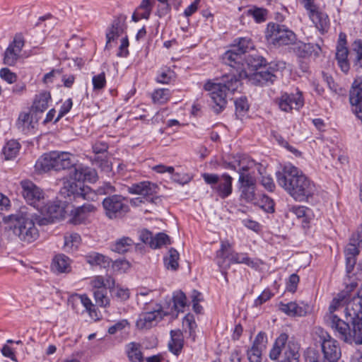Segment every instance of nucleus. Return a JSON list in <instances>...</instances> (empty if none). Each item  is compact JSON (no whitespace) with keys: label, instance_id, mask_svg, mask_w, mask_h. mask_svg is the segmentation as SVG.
Listing matches in <instances>:
<instances>
[{"label":"nucleus","instance_id":"3c124183","mask_svg":"<svg viewBox=\"0 0 362 362\" xmlns=\"http://www.w3.org/2000/svg\"><path fill=\"white\" fill-rule=\"evenodd\" d=\"M98 195H105L106 197H110L116 194L117 189L110 182H104L102 185L99 186L96 191Z\"/></svg>","mask_w":362,"mask_h":362},{"label":"nucleus","instance_id":"c756f323","mask_svg":"<svg viewBox=\"0 0 362 362\" xmlns=\"http://www.w3.org/2000/svg\"><path fill=\"white\" fill-rule=\"evenodd\" d=\"M171 339L168 343L169 350L177 356L183 348L184 340L182 332L180 330L170 331Z\"/></svg>","mask_w":362,"mask_h":362},{"label":"nucleus","instance_id":"f257e3e1","mask_svg":"<svg viewBox=\"0 0 362 362\" xmlns=\"http://www.w3.org/2000/svg\"><path fill=\"white\" fill-rule=\"evenodd\" d=\"M358 286L351 282L333 298L329 312L324 317L326 325L336 332L338 337L348 344H362V287L356 296L348 300V293Z\"/></svg>","mask_w":362,"mask_h":362},{"label":"nucleus","instance_id":"f03ea898","mask_svg":"<svg viewBox=\"0 0 362 362\" xmlns=\"http://www.w3.org/2000/svg\"><path fill=\"white\" fill-rule=\"evenodd\" d=\"M276 177L279 185L297 202H308L316 191L314 183L300 170L291 164L276 172Z\"/></svg>","mask_w":362,"mask_h":362},{"label":"nucleus","instance_id":"393cba45","mask_svg":"<svg viewBox=\"0 0 362 362\" xmlns=\"http://www.w3.org/2000/svg\"><path fill=\"white\" fill-rule=\"evenodd\" d=\"M232 177L227 173H223L219 177L218 184L215 187H212V189L216 191L221 199H226L232 193Z\"/></svg>","mask_w":362,"mask_h":362},{"label":"nucleus","instance_id":"72a5a7b5","mask_svg":"<svg viewBox=\"0 0 362 362\" xmlns=\"http://www.w3.org/2000/svg\"><path fill=\"white\" fill-rule=\"evenodd\" d=\"M70 259L63 254L57 255L54 257L52 269L58 273H66L70 271Z\"/></svg>","mask_w":362,"mask_h":362},{"label":"nucleus","instance_id":"20e7f679","mask_svg":"<svg viewBox=\"0 0 362 362\" xmlns=\"http://www.w3.org/2000/svg\"><path fill=\"white\" fill-rule=\"evenodd\" d=\"M30 209L23 206L15 213L5 217L14 223L12 227L13 233L25 243H30L38 237V230L35 226L34 216Z\"/></svg>","mask_w":362,"mask_h":362},{"label":"nucleus","instance_id":"0eeeda50","mask_svg":"<svg viewBox=\"0 0 362 362\" xmlns=\"http://www.w3.org/2000/svg\"><path fill=\"white\" fill-rule=\"evenodd\" d=\"M253 47V43L249 37L235 39L230 49L223 54V61L226 65L235 69L240 76H242L244 72L243 58Z\"/></svg>","mask_w":362,"mask_h":362},{"label":"nucleus","instance_id":"dca6fc26","mask_svg":"<svg viewBox=\"0 0 362 362\" xmlns=\"http://www.w3.org/2000/svg\"><path fill=\"white\" fill-rule=\"evenodd\" d=\"M224 168L233 170L234 171L238 173V182L240 185V188H249L256 187L255 179L249 173H246V172H247L249 170V167L243 165V162L242 160H235L234 162L225 163Z\"/></svg>","mask_w":362,"mask_h":362},{"label":"nucleus","instance_id":"9d476101","mask_svg":"<svg viewBox=\"0 0 362 362\" xmlns=\"http://www.w3.org/2000/svg\"><path fill=\"white\" fill-rule=\"evenodd\" d=\"M158 190L159 187L158 185L149 181H142L134 183L128 187V192L130 194L142 195L144 197L132 199L131 200V204L136 205V202H139V203L148 202L157 204L161 201L160 197L157 195Z\"/></svg>","mask_w":362,"mask_h":362},{"label":"nucleus","instance_id":"58836bf2","mask_svg":"<svg viewBox=\"0 0 362 362\" xmlns=\"http://www.w3.org/2000/svg\"><path fill=\"white\" fill-rule=\"evenodd\" d=\"M21 148V144L16 140H10L4 146L2 153L5 160H11L16 157Z\"/></svg>","mask_w":362,"mask_h":362},{"label":"nucleus","instance_id":"4d7b16f0","mask_svg":"<svg viewBox=\"0 0 362 362\" xmlns=\"http://www.w3.org/2000/svg\"><path fill=\"white\" fill-rule=\"evenodd\" d=\"M240 197L247 202H251L255 199V187L240 188Z\"/></svg>","mask_w":362,"mask_h":362},{"label":"nucleus","instance_id":"1a4fd4ad","mask_svg":"<svg viewBox=\"0 0 362 362\" xmlns=\"http://www.w3.org/2000/svg\"><path fill=\"white\" fill-rule=\"evenodd\" d=\"M265 37L267 40L277 46L289 45L296 41V35L285 25L269 23L267 25Z\"/></svg>","mask_w":362,"mask_h":362},{"label":"nucleus","instance_id":"09e8293b","mask_svg":"<svg viewBox=\"0 0 362 362\" xmlns=\"http://www.w3.org/2000/svg\"><path fill=\"white\" fill-rule=\"evenodd\" d=\"M114 272L125 273L131 267V264L125 259H118L111 262Z\"/></svg>","mask_w":362,"mask_h":362},{"label":"nucleus","instance_id":"680f3d73","mask_svg":"<svg viewBox=\"0 0 362 362\" xmlns=\"http://www.w3.org/2000/svg\"><path fill=\"white\" fill-rule=\"evenodd\" d=\"M0 76L8 83H13L16 81L17 76L11 72L8 68H3L0 70Z\"/></svg>","mask_w":362,"mask_h":362},{"label":"nucleus","instance_id":"aec40b11","mask_svg":"<svg viewBox=\"0 0 362 362\" xmlns=\"http://www.w3.org/2000/svg\"><path fill=\"white\" fill-rule=\"evenodd\" d=\"M69 175L71 180L80 181L82 183L86 181L94 182L98 178V174L95 169L82 164H75Z\"/></svg>","mask_w":362,"mask_h":362},{"label":"nucleus","instance_id":"8fccbe9b","mask_svg":"<svg viewBox=\"0 0 362 362\" xmlns=\"http://www.w3.org/2000/svg\"><path fill=\"white\" fill-rule=\"evenodd\" d=\"M182 324L186 327L185 329H188L189 335L194 339L197 324L194 315L189 313L186 315L183 319Z\"/></svg>","mask_w":362,"mask_h":362},{"label":"nucleus","instance_id":"2eb2a0df","mask_svg":"<svg viewBox=\"0 0 362 362\" xmlns=\"http://www.w3.org/2000/svg\"><path fill=\"white\" fill-rule=\"evenodd\" d=\"M285 64L283 62L270 63L268 66H264L261 71L254 74V79L261 86H269L273 84L277 79L276 73L279 69H284Z\"/></svg>","mask_w":362,"mask_h":362},{"label":"nucleus","instance_id":"338daca9","mask_svg":"<svg viewBox=\"0 0 362 362\" xmlns=\"http://www.w3.org/2000/svg\"><path fill=\"white\" fill-rule=\"evenodd\" d=\"M299 276L296 274H291L286 285V290L289 292L294 293L297 288Z\"/></svg>","mask_w":362,"mask_h":362},{"label":"nucleus","instance_id":"a18cd8bd","mask_svg":"<svg viewBox=\"0 0 362 362\" xmlns=\"http://www.w3.org/2000/svg\"><path fill=\"white\" fill-rule=\"evenodd\" d=\"M93 296L95 300V303L101 307H106L110 304V300L107 296L106 288H103V290H94Z\"/></svg>","mask_w":362,"mask_h":362},{"label":"nucleus","instance_id":"f3484780","mask_svg":"<svg viewBox=\"0 0 362 362\" xmlns=\"http://www.w3.org/2000/svg\"><path fill=\"white\" fill-rule=\"evenodd\" d=\"M346 43V35L344 33H340L336 48L335 58L341 71L344 74H347L350 69V62L348 57L351 52L349 51Z\"/></svg>","mask_w":362,"mask_h":362},{"label":"nucleus","instance_id":"69168bd1","mask_svg":"<svg viewBox=\"0 0 362 362\" xmlns=\"http://www.w3.org/2000/svg\"><path fill=\"white\" fill-rule=\"evenodd\" d=\"M129 40L127 36L123 37L121 40V45L119 47V51L117 56L119 57H127L129 54Z\"/></svg>","mask_w":362,"mask_h":362},{"label":"nucleus","instance_id":"ddd939ff","mask_svg":"<svg viewBox=\"0 0 362 362\" xmlns=\"http://www.w3.org/2000/svg\"><path fill=\"white\" fill-rule=\"evenodd\" d=\"M362 248V226L356 233H353L349 239V243L345 247L346 271L350 274L356 263V257L359 255Z\"/></svg>","mask_w":362,"mask_h":362},{"label":"nucleus","instance_id":"a211bd4d","mask_svg":"<svg viewBox=\"0 0 362 362\" xmlns=\"http://www.w3.org/2000/svg\"><path fill=\"white\" fill-rule=\"evenodd\" d=\"M169 315L168 311H163L160 306L158 308L141 313L136 320V325L140 329H148L160 321L165 315Z\"/></svg>","mask_w":362,"mask_h":362},{"label":"nucleus","instance_id":"774afa93","mask_svg":"<svg viewBox=\"0 0 362 362\" xmlns=\"http://www.w3.org/2000/svg\"><path fill=\"white\" fill-rule=\"evenodd\" d=\"M219 175L217 174L212 173H204L202 177L204 182L211 185V187H215L219 181Z\"/></svg>","mask_w":362,"mask_h":362},{"label":"nucleus","instance_id":"e2e57ef3","mask_svg":"<svg viewBox=\"0 0 362 362\" xmlns=\"http://www.w3.org/2000/svg\"><path fill=\"white\" fill-rule=\"evenodd\" d=\"M267 342V334L263 332H259L252 344V346L260 348L262 349L265 348V344Z\"/></svg>","mask_w":362,"mask_h":362},{"label":"nucleus","instance_id":"423d86ee","mask_svg":"<svg viewBox=\"0 0 362 362\" xmlns=\"http://www.w3.org/2000/svg\"><path fill=\"white\" fill-rule=\"evenodd\" d=\"M300 345L295 340H288V335L281 333L270 350L269 357L278 362H300Z\"/></svg>","mask_w":362,"mask_h":362},{"label":"nucleus","instance_id":"5701e85b","mask_svg":"<svg viewBox=\"0 0 362 362\" xmlns=\"http://www.w3.org/2000/svg\"><path fill=\"white\" fill-rule=\"evenodd\" d=\"M70 215L72 216L70 219V222L74 225L81 224L87 218L88 214L94 212L96 210V207L90 203L83 204L82 206L74 207L70 206Z\"/></svg>","mask_w":362,"mask_h":362},{"label":"nucleus","instance_id":"4be33fe9","mask_svg":"<svg viewBox=\"0 0 362 362\" xmlns=\"http://www.w3.org/2000/svg\"><path fill=\"white\" fill-rule=\"evenodd\" d=\"M125 20V16H120L112 21L111 27L106 33V49H109L111 47V42L116 40L124 33L126 29Z\"/></svg>","mask_w":362,"mask_h":362},{"label":"nucleus","instance_id":"39448f33","mask_svg":"<svg viewBox=\"0 0 362 362\" xmlns=\"http://www.w3.org/2000/svg\"><path fill=\"white\" fill-rule=\"evenodd\" d=\"M319 336L322 356L315 349L308 348L304 353L305 362H343L340 361L341 349L338 341L322 330Z\"/></svg>","mask_w":362,"mask_h":362},{"label":"nucleus","instance_id":"a19ab883","mask_svg":"<svg viewBox=\"0 0 362 362\" xmlns=\"http://www.w3.org/2000/svg\"><path fill=\"white\" fill-rule=\"evenodd\" d=\"M179 257L178 252L174 248H170L168 252V257L164 259L166 267L172 270H176L179 266Z\"/></svg>","mask_w":362,"mask_h":362},{"label":"nucleus","instance_id":"4468645a","mask_svg":"<svg viewBox=\"0 0 362 362\" xmlns=\"http://www.w3.org/2000/svg\"><path fill=\"white\" fill-rule=\"evenodd\" d=\"M22 195L26 202L33 209H37L42 204H45V194L43 191L35 183L29 180L21 181Z\"/></svg>","mask_w":362,"mask_h":362},{"label":"nucleus","instance_id":"a878e982","mask_svg":"<svg viewBox=\"0 0 362 362\" xmlns=\"http://www.w3.org/2000/svg\"><path fill=\"white\" fill-rule=\"evenodd\" d=\"M53 158L54 170H69L70 172L74 169L75 163L72 162L70 153L55 151V156H53Z\"/></svg>","mask_w":362,"mask_h":362},{"label":"nucleus","instance_id":"bf43d9fd","mask_svg":"<svg viewBox=\"0 0 362 362\" xmlns=\"http://www.w3.org/2000/svg\"><path fill=\"white\" fill-rule=\"evenodd\" d=\"M111 292L115 297L121 301H125L129 298V289L123 288L119 286L115 287Z\"/></svg>","mask_w":362,"mask_h":362},{"label":"nucleus","instance_id":"5fc2aeb1","mask_svg":"<svg viewBox=\"0 0 362 362\" xmlns=\"http://www.w3.org/2000/svg\"><path fill=\"white\" fill-rule=\"evenodd\" d=\"M262 350L260 348L252 346L247 351V358L250 362H261Z\"/></svg>","mask_w":362,"mask_h":362},{"label":"nucleus","instance_id":"0e129e2a","mask_svg":"<svg viewBox=\"0 0 362 362\" xmlns=\"http://www.w3.org/2000/svg\"><path fill=\"white\" fill-rule=\"evenodd\" d=\"M273 296V293L269 290H264L255 300L254 305L259 306L269 300Z\"/></svg>","mask_w":362,"mask_h":362},{"label":"nucleus","instance_id":"cd10ccee","mask_svg":"<svg viewBox=\"0 0 362 362\" xmlns=\"http://www.w3.org/2000/svg\"><path fill=\"white\" fill-rule=\"evenodd\" d=\"M350 60L352 62L353 68L358 71L362 69V40H355L352 45L350 52Z\"/></svg>","mask_w":362,"mask_h":362},{"label":"nucleus","instance_id":"603ef678","mask_svg":"<svg viewBox=\"0 0 362 362\" xmlns=\"http://www.w3.org/2000/svg\"><path fill=\"white\" fill-rule=\"evenodd\" d=\"M168 244H170V237L164 233H158L153 237L151 248L157 249Z\"/></svg>","mask_w":362,"mask_h":362},{"label":"nucleus","instance_id":"49530a36","mask_svg":"<svg viewBox=\"0 0 362 362\" xmlns=\"http://www.w3.org/2000/svg\"><path fill=\"white\" fill-rule=\"evenodd\" d=\"M235 114L238 117L244 116L249 110V105L245 97H240L235 100Z\"/></svg>","mask_w":362,"mask_h":362},{"label":"nucleus","instance_id":"b1692460","mask_svg":"<svg viewBox=\"0 0 362 362\" xmlns=\"http://www.w3.org/2000/svg\"><path fill=\"white\" fill-rule=\"evenodd\" d=\"M50 100L51 95L47 91H43L35 95L30 108V113L35 115L36 120H37V115L44 112L47 109L48 103Z\"/></svg>","mask_w":362,"mask_h":362},{"label":"nucleus","instance_id":"473e14b6","mask_svg":"<svg viewBox=\"0 0 362 362\" xmlns=\"http://www.w3.org/2000/svg\"><path fill=\"white\" fill-rule=\"evenodd\" d=\"M86 262L91 266H100L103 268L109 267L112 259L103 254L91 252L86 256Z\"/></svg>","mask_w":362,"mask_h":362},{"label":"nucleus","instance_id":"6e6552de","mask_svg":"<svg viewBox=\"0 0 362 362\" xmlns=\"http://www.w3.org/2000/svg\"><path fill=\"white\" fill-rule=\"evenodd\" d=\"M70 206L64 203V201L57 200L56 202L45 201L37 209L43 217L35 218L40 226H45L53 223L54 220L63 219L66 214L70 212Z\"/></svg>","mask_w":362,"mask_h":362},{"label":"nucleus","instance_id":"ea45409f","mask_svg":"<svg viewBox=\"0 0 362 362\" xmlns=\"http://www.w3.org/2000/svg\"><path fill=\"white\" fill-rule=\"evenodd\" d=\"M229 244L226 245L224 243L221 244V249L217 252V255L218 257L226 258L228 257L230 258V261L233 263L236 264H242V262L244 260V257L245 254L244 253H232L230 257L228 255H226L225 250H226L227 247H229Z\"/></svg>","mask_w":362,"mask_h":362},{"label":"nucleus","instance_id":"bb28decb","mask_svg":"<svg viewBox=\"0 0 362 362\" xmlns=\"http://www.w3.org/2000/svg\"><path fill=\"white\" fill-rule=\"evenodd\" d=\"M309 16L321 34L327 32L329 28V19L327 13L320 11L317 8L315 11H313V13H310Z\"/></svg>","mask_w":362,"mask_h":362},{"label":"nucleus","instance_id":"79ce46f5","mask_svg":"<svg viewBox=\"0 0 362 362\" xmlns=\"http://www.w3.org/2000/svg\"><path fill=\"white\" fill-rule=\"evenodd\" d=\"M21 52H16L11 45L8 47L4 52V64L13 66L16 62L20 56Z\"/></svg>","mask_w":362,"mask_h":362},{"label":"nucleus","instance_id":"6e6d98bb","mask_svg":"<svg viewBox=\"0 0 362 362\" xmlns=\"http://www.w3.org/2000/svg\"><path fill=\"white\" fill-rule=\"evenodd\" d=\"M249 13L252 16L257 23H262L266 21L268 11L265 8H255L252 10H249Z\"/></svg>","mask_w":362,"mask_h":362},{"label":"nucleus","instance_id":"c03bdc74","mask_svg":"<svg viewBox=\"0 0 362 362\" xmlns=\"http://www.w3.org/2000/svg\"><path fill=\"white\" fill-rule=\"evenodd\" d=\"M169 90L165 88L156 90L152 93V100L155 103L163 104L169 99Z\"/></svg>","mask_w":362,"mask_h":362},{"label":"nucleus","instance_id":"052dcab7","mask_svg":"<svg viewBox=\"0 0 362 362\" xmlns=\"http://www.w3.org/2000/svg\"><path fill=\"white\" fill-rule=\"evenodd\" d=\"M72 105V100L71 98L67 99L61 106L58 116L54 120V123L57 122L62 117L67 114L71 109Z\"/></svg>","mask_w":362,"mask_h":362},{"label":"nucleus","instance_id":"864d4df0","mask_svg":"<svg viewBox=\"0 0 362 362\" xmlns=\"http://www.w3.org/2000/svg\"><path fill=\"white\" fill-rule=\"evenodd\" d=\"M92 83L94 91H99L104 88L106 85V78L105 72L93 76Z\"/></svg>","mask_w":362,"mask_h":362},{"label":"nucleus","instance_id":"e433bc0d","mask_svg":"<svg viewBox=\"0 0 362 362\" xmlns=\"http://www.w3.org/2000/svg\"><path fill=\"white\" fill-rule=\"evenodd\" d=\"M127 356L131 362H144L141 346L139 343L131 342L127 345Z\"/></svg>","mask_w":362,"mask_h":362},{"label":"nucleus","instance_id":"7c9ffc66","mask_svg":"<svg viewBox=\"0 0 362 362\" xmlns=\"http://www.w3.org/2000/svg\"><path fill=\"white\" fill-rule=\"evenodd\" d=\"M134 244V243L132 238L124 236L112 243L110 245V249L114 252L124 254L129 251Z\"/></svg>","mask_w":362,"mask_h":362},{"label":"nucleus","instance_id":"2f4dec72","mask_svg":"<svg viewBox=\"0 0 362 362\" xmlns=\"http://www.w3.org/2000/svg\"><path fill=\"white\" fill-rule=\"evenodd\" d=\"M53 156H55V151L45 153L37 159L35 165V170L39 173H46L54 170Z\"/></svg>","mask_w":362,"mask_h":362},{"label":"nucleus","instance_id":"c85d7f7f","mask_svg":"<svg viewBox=\"0 0 362 362\" xmlns=\"http://www.w3.org/2000/svg\"><path fill=\"white\" fill-rule=\"evenodd\" d=\"M244 66L247 65L251 70H258L264 66H266V59L257 53L248 54L243 58ZM242 76H246L245 69L243 70Z\"/></svg>","mask_w":362,"mask_h":362},{"label":"nucleus","instance_id":"f704fd0d","mask_svg":"<svg viewBox=\"0 0 362 362\" xmlns=\"http://www.w3.org/2000/svg\"><path fill=\"white\" fill-rule=\"evenodd\" d=\"M35 115L28 112H22L19 115L16 123L18 128L24 133H28L30 129L34 128L33 118Z\"/></svg>","mask_w":362,"mask_h":362},{"label":"nucleus","instance_id":"412c9836","mask_svg":"<svg viewBox=\"0 0 362 362\" xmlns=\"http://www.w3.org/2000/svg\"><path fill=\"white\" fill-rule=\"evenodd\" d=\"M304 105L302 93L298 91L296 93H284L279 100V106L281 110L288 112L293 109L298 110Z\"/></svg>","mask_w":362,"mask_h":362},{"label":"nucleus","instance_id":"4c0bfd02","mask_svg":"<svg viewBox=\"0 0 362 362\" xmlns=\"http://www.w3.org/2000/svg\"><path fill=\"white\" fill-rule=\"evenodd\" d=\"M280 306L281 310L289 316H303L306 313V311L295 302L281 303Z\"/></svg>","mask_w":362,"mask_h":362},{"label":"nucleus","instance_id":"13d9d810","mask_svg":"<svg viewBox=\"0 0 362 362\" xmlns=\"http://www.w3.org/2000/svg\"><path fill=\"white\" fill-rule=\"evenodd\" d=\"M261 208L267 213L274 212V202L267 195H264L261 200Z\"/></svg>","mask_w":362,"mask_h":362},{"label":"nucleus","instance_id":"7ed1b4c3","mask_svg":"<svg viewBox=\"0 0 362 362\" xmlns=\"http://www.w3.org/2000/svg\"><path fill=\"white\" fill-rule=\"evenodd\" d=\"M238 73H230L223 75L217 82L208 81L204 84V89L209 92L213 102L211 105L216 114L221 112L226 107L228 93H234L241 86V80Z\"/></svg>","mask_w":362,"mask_h":362},{"label":"nucleus","instance_id":"c9c22d12","mask_svg":"<svg viewBox=\"0 0 362 362\" xmlns=\"http://www.w3.org/2000/svg\"><path fill=\"white\" fill-rule=\"evenodd\" d=\"M173 306L175 313L173 311L171 315L177 317L180 312H183V308L187 305V298L185 294L182 291H175L173 296Z\"/></svg>","mask_w":362,"mask_h":362},{"label":"nucleus","instance_id":"9b49d317","mask_svg":"<svg viewBox=\"0 0 362 362\" xmlns=\"http://www.w3.org/2000/svg\"><path fill=\"white\" fill-rule=\"evenodd\" d=\"M102 205L105 216L110 219L122 218L130 210L127 198L117 194L103 199Z\"/></svg>","mask_w":362,"mask_h":362},{"label":"nucleus","instance_id":"de8ad7c7","mask_svg":"<svg viewBox=\"0 0 362 362\" xmlns=\"http://www.w3.org/2000/svg\"><path fill=\"white\" fill-rule=\"evenodd\" d=\"M323 81L327 83L328 88L336 94H342L343 89L337 83L334 82L333 77L325 73L322 72Z\"/></svg>","mask_w":362,"mask_h":362},{"label":"nucleus","instance_id":"37998d69","mask_svg":"<svg viewBox=\"0 0 362 362\" xmlns=\"http://www.w3.org/2000/svg\"><path fill=\"white\" fill-rule=\"evenodd\" d=\"M310 209L303 206H289L287 211L286 212V216L289 217L292 215H295L298 218L306 217L307 213Z\"/></svg>","mask_w":362,"mask_h":362},{"label":"nucleus","instance_id":"f8f14e48","mask_svg":"<svg viewBox=\"0 0 362 362\" xmlns=\"http://www.w3.org/2000/svg\"><path fill=\"white\" fill-rule=\"evenodd\" d=\"M61 197L65 199L64 203L69 205V202L77 199H89L92 195L90 187L76 180H69L64 182V187L60 189Z\"/></svg>","mask_w":362,"mask_h":362},{"label":"nucleus","instance_id":"6ab92c4d","mask_svg":"<svg viewBox=\"0 0 362 362\" xmlns=\"http://www.w3.org/2000/svg\"><path fill=\"white\" fill-rule=\"evenodd\" d=\"M291 45V50L299 58H307L310 56L317 58L322 52V49L318 44L305 43L299 41L295 42Z\"/></svg>","mask_w":362,"mask_h":362}]
</instances>
